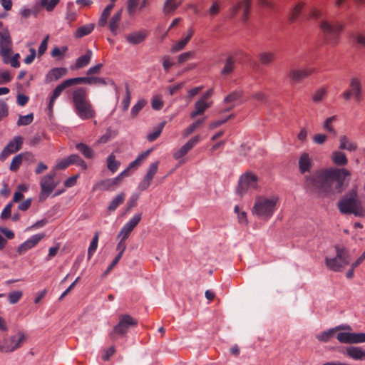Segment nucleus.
I'll list each match as a JSON object with an SVG mask.
<instances>
[{
    "label": "nucleus",
    "instance_id": "obj_61",
    "mask_svg": "<svg viewBox=\"0 0 365 365\" xmlns=\"http://www.w3.org/2000/svg\"><path fill=\"white\" fill-rule=\"evenodd\" d=\"M48 39H49V36L47 35L44 38V39L42 41V42L41 43L39 47H38V51L39 56H42L46 52V51L47 49V46H48Z\"/></svg>",
    "mask_w": 365,
    "mask_h": 365
},
{
    "label": "nucleus",
    "instance_id": "obj_62",
    "mask_svg": "<svg viewBox=\"0 0 365 365\" xmlns=\"http://www.w3.org/2000/svg\"><path fill=\"white\" fill-rule=\"evenodd\" d=\"M12 78L9 71L0 72V84H5L11 81Z\"/></svg>",
    "mask_w": 365,
    "mask_h": 365
},
{
    "label": "nucleus",
    "instance_id": "obj_57",
    "mask_svg": "<svg viewBox=\"0 0 365 365\" xmlns=\"http://www.w3.org/2000/svg\"><path fill=\"white\" fill-rule=\"evenodd\" d=\"M302 6H303V5L301 3H299L295 6V7L293 9V10L290 14L289 20L291 21H294L297 19L299 14L301 13Z\"/></svg>",
    "mask_w": 365,
    "mask_h": 365
},
{
    "label": "nucleus",
    "instance_id": "obj_54",
    "mask_svg": "<svg viewBox=\"0 0 365 365\" xmlns=\"http://www.w3.org/2000/svg\"><path fill=\"white\" fill-rule=\"evenodd\" d=\"M153 179V178L146 174L143 180L140 182L138 189L142 191L145 190L150 185Z\"/></svg>",
    "mask_w": 365,
    "mask_h": 365
},
{
    "label": "nucleus",
    "instance_id": "obj_2",
    "mask_svg": "<svg viewBox=\"0 0 365 365\" xmlns=\"http://www.w3.org/2000/svg\"><path fill=\"white\" fill-rule=\"evenodd\" d=\"M72 101L76 115L82 120H88L95 117L96 110L88 98L86 88L80 87L72 93Z\"/></svg>",
    "mask_w": 365,
    "mask_h": 365
},
{
    "label": "nucleus",
    "instance_id": "obj_31",
    "mask_svg": "<svg viewBox=\"0 0 365 365\" xmlns=\"http://www.w3.org/2000/svg\"><path fill=\"white\" fill-rule=\"evenodd\" d=\"M118 178H110L101 180L95 186L96 189L101 190H108L118 185Z\"/></svg>",
    "mask_w": 365,
    "mask_h": 365
},
{
    "label": "nucleus",
    "instance_id": "obj_15",
    "mask_svg": "<svg viewBox=\"0 0 365 365\" xmlns=\"http://www.w3.org/2000/svg\"><path fill=\"white\" fill-rule=\"evenodd\" d=\"M336 338L341 343L358 344L365 342L364 333L339 332Z\"/></svg>",
    "mask_w": 365,
    "mask_h": 365
},
{
    "label": "nucleus",
    "instance_id": "obj_21",
    "mask_svg": "<svg viewBox=\"0 0 365 365\" xmlns=\"http://www.w3.org/2000/svg\"><path fill=\"white\" fill-rule=\"evenodd\" d=\"M68 73V70L66 68H53L51 69L45 77V82L46 83L56 81L60 78L66 76Z\"/></svg>",
    "mask_w": 365,
    "mask_h": 365
},
{
    "label": "nucleus",
    "instance_id": "obj_59",
    "mask_svg": "<svg viewBox=\"0 0 365 365\" xmlns=\"http://www.w3.org/2000/svg\"><path fill=\"white\" fill-rule=\"evenodd\" d=\"M188 42L183 38L172 46L171 51L173 53L182 50Z\"/></svg>",
    "mask_w": 365,
    "mask_h": 365
},
{
    "label": "nucleus",
    "instance_id": "obj_5",
    "mask_svg": "<svg viewBox=\"0 0 365 365\" xmlns=\"http://www.w3.org/2000/svg\"><path fill=\"white\" fill-rule=\"evenodd\" d=\"M336 255L334 258L326 257L327 267L334 272H340L350 263L351 257L349 251L343 247H336Z\"/></svg>",
    "mask_w": 365,
    "mask_h": 365
},
{
    "label": "nucleus",
    "instance_id": "obj_8",
    "mask_svg": "<svg viewBox=\"0 0 365 365\" xmlns=\"http://www.w3.org/2000/svg\"><path fill=\"white\" fill-rule=\"evenodd\" d=\"M258 178L257 175L252 173H247L242 175L239 180L238 186L236 189L237 193L242 196L248 192H251L257 188Z\"/></svg>",
    "mask_w": 365,
    "mask_h": 365
},
{
    "label": "nucleus",
    "instance_id": "obj_14",
    "mask_svg": "<svg viewBox=\"0 0 365 365\" xmlns=\"http://www.w3.org/2000/svg\"><path fill=\"white\" fill-rule=\"evenodd\" d=\"M72 86H74V83L73 81V78H68L65 81H63L62 83L58 84L53 91L52 94L50 97L48 105V109L50 113L53 112V108L56 102V100L58 98V96L61 95L62 91L69 88Z\"/></svg>",
    "mask_w": 365,
    "mask_h": 365
},
{
    "label": "nucleus",
    "instance_id": "obj_26",
    "mask_svg": "<svg viewBox=\"0 0 365 365\" xmlns=\"http://www.w3.org/2000/svg\"><path fill=\"white\" fill-rule=\"evenodd\" d=\"M148 32L145 30H142L136 32L129 34L126 36L128 43L136 45L142 43L147 37Z\"/></svg>",
    "mask_w": 365,
    "mask_h": 365
},
{
    "label": "nucleus",
    "instance_id": "obj_47",
    "mask_svg": "<svg viewBox=\"0 0 365 365\" xmlns=\"http://www.w3.org/2000/svg\"><path fill=\"white\" fill-rule=\"evenodd\" d=\"M98 242V233H96L88 250V259H90L96 251Z\"/></svg>",
    "mask_w": 365,
    "mask_h": 365
},
{
    "label": "nucleus",
    "instance_id": "obj_13",
    "mask_svg": "<svg viewBox=\"0 0 365 365\" xmlns=\"http://www.w3.org/2000/svg\"><path fill=\"white\" fill-rule=\"evenodd\" d=\"M24 139L21 136L14 137L6 146L4 148L0 154V160L4 161L11 154L19 151L22 146Z\"/></svg>",
    "mask_w": 365,
    "mask_h": 365
},
{
    "label": "nucleus",
    "instance_id": "obj_35",
    "mask_svg": "<svg viewBox=\"0 0 365 365\" xmlns=\"http://www.w3.org/2000/svg\"><path fill=\"white\" fill-rule=\"evenodd\" d=\"M76 148L86 158L91 159L94 156L93 150L86 144L83 143H78L76 145Z\"/></svg>",
    "mask_w": 365,
    "mask_h": 365
},
{
    "label": "nucleus",
    "instance_id": "obj_19",
    "mask_svg": "<svg viewBox=\"0 0 365 365\" xmlns=\"http://www.w3.org/2000/svg\"><path fill=\"white\" fill-rule=\"evenodd\" d=\"M314 71V68H306L302 69H292L289 72V77L294 82H299L304 78H308Z\"/></svg>",
    "mask_w": 365,
    "mask_h": 365
},
{
    "label": "nucleus",
    "instance_id": "obj_18",
    "mask_svg": "<svg viewBox=\"0 0 365 365\" xmlns=\"http://www.w3.org/2000/svg\"><path fill=\"white\" fill-rule=\"evenodd\" d=\"M43 237L44 235L43 234L33 235L18 247L17 252L19 255L25 253L29 250L35 247Z\"/></svg>",
    "mask_w": 365,
    "mask_h": 365
},
{
    "label": "nucleus",
    "instance_id": "obj_41",
    "mask_svg": "<svg viewBox=\"0 0 365 365\" xmlns=\"http://www.w3.org/2000/svg\"><path fill=\"white\" fill-rule=\"evenodd\" d=\"M120 165V162L115 160V156L113 154H110L108 157L107 167L113 173H115L118 170Z\"/></svg>",
    "mask_w": 365,
    "mask_h": 365
},
{
    "label": "nucleus",
    "instance_id": "obj_58",
    "mask_svg": "<svg viewBox=\"0 0 365 365\" xmlns=\"http://www.w3.org/2000/svg\"><path fill=\"white\" fill-rule=\"evenodd\" d=\"M163 106V101L161 99V97L159 96H155L153 98L152 100V108L154 110H159L162 109Z\"/></svg>",
    "mask_w": 365,
    "mask_h": 365
},
{
    "label": "nucleus",
    "instance_id": "obj_28",
    "mask_svg": "<svg viewBox=\"0 0 365 365\" xmlns=\"http://www.w3.org/2000/svg\"><path fill=\"white\" fill-rule=\"evenodd\" d=\"M339 149L346 150L349 151H355L357 149V144L351 142L346 135H341L339 137Z\"/></svg>",
    "mask_w": 365,
    "mask_h": 365
},
{
    "label": "nucleus",
    "instance_id": "obj_16",
    "mask_svg": "<svg viewBox=\"0 0 365 365\" xmlns=\"http://www.w3.org/2000/svg\"><path fill=\"white\" fill-rule=\"evenodd\" d=\"M142 215L140 213L135 214L127 223L124 225L122 227L119 237H123V240H125L134 230V228L138 225V224L141 220Z\"/></svg>",
    "mask_w": 365,
    "mask_h": 365
},
{
    "label": "nucleus",
    "instance_id": "obj_48",
    "mask_svg": "<svg viewBox=\"0 0 365 365\" xmlns=\"http://www.w3.org/2000/svg\"><path fill=\"white\" fill-rule=\"evenodd\" d=\"M34 120V114L32 113L26 115H20L19 120L17 121V125L19 126L21 125H28L31 124Z\"/></svg>",
    "mask_w": 365,
    "mask_h": 365
},
{
    "label": "nucleus",
    "instance_id": "obj_43",
    "mask_svg": "<svg viewBox=\"0 0 365 365\" xmlns=\"http://www.w3.org/2000/svg\"><path fill=\"white\" fill-rule=\"evenodd\" d=\"M180 2H176L175 0H166L164 4L163 12L165 14L173 13L180 5Z\"/></svg>",
    "mask_w": 365,
    "mask_h": 365
},
{
    "label": "nucleus",
    "instance_id": "obj_10",
    "mask_svg": "<svg viewBox=\"0 0 365 365\" xmlns=\"http://www.w3.org/2000/svg\"><path fill=\"white\" fill-rule=\"evenodd\" d=\"M320 27L326 35L327 40L331 43L336 42L339 34L342 29L341 25L338 23L331 24L326 21L321 23Z\"/></svg>",
    "mask_w": 365,
    "mask_h": 365
},
{
    "label": "nucleus",
    "instance_id": "obj_52",
    "mask_svg": "<svg viewBox=\"0 0 365 365\" xmlns=\"http://www.w3.org/2000/svg\"><path fill=\"white\" fill-rule=\"evenodd\" d=\"M60 0H41V5L46 9L48 11H52Z\"/></svg>",
    "mask_w": 365,
    "mask_h": 365
},
{
    "label": "nucleus",
    "instance_id": "obj_50",
    "mask_svg": "<svg viewBox=\"0 0 365 365\" xmlns=\"http://www.w3.org/2000/svg\"><path fill=\"white\" fill-rule=\"evenodd\" d=\"M242 92L241 91H235L226 96L224 101L227 103L235 102L239 100L242 97Z\"/></svg>",
    "mask_w": 365,
    "mask_h": 365
},
{
    "label": "nucleus",
    "instance_id": "obj_23",
    "mask_svg": "<svg viewBox=\"0 0 365 365\" xmlns=\"http://www.w3.org/2000/svg\"><path fill=\"white\" fill-rule=\"evenodd\" d=\"M346 329H349L350 327L344 325L337 326L327 331L319 333L318 334L316 335V338L320 341L327 342L334 336L336 331Z\"/></svg>",
    "mask_w": 365,
    "mask_h": 365
},
{
    "label": "nucleus",
    "instance_id": "obj_1",
    "mask_svg": "<svg viewBox=\"0 0 365 365\" xmlns=\"http://www.w3.org/2000/svg\"><path fill=\"white\" fill-rule=\"evenodd\" d=\"M351 173L345 168L322 169L305 177V186L319 197L339 194L348 185Z\"/></svg>",
    "mask_w": 365,
    "mask_h": 365
},
{
    "label": "nucleus",
    "instance_id": "obj_30",
    "mask_svg": "<svg viewBox=\"0 0 365 365\" xmlns=\"http://www.w3.org/2000/svg\"><path fill=\"white\" fill-rule=\"evenodd\" d=\"M346 354L355 360H365V351L359 347L349 346L346 348Z\"/></svg>",
    "mask_w": 365,
    "mask_h": 365
},
{
    "label": "nucleus",
    "instance_id": "obj_24",
    "mask_svg": "<svg viewBox=\"0 0 365 365\" xmlns=\"http://www.w3.org/2000/svg\"><path fill=\"white\" fill-rule=\"evenodd\" d=\"M73 81L74 85H78L81 83H87V84H98L102 86H106L107 84L106 80L103 78L98 77H77L73 78Z\"/></svg>",
    "mask_w": 365,
    "mask_h": 365
},
{
    "label": "nucleus",
    "instance_id": "obj_49",
    "mask_svg": "<svg viewBox=\"0 0 365 365\" xmlns=\"http://www.w3.org/2000/svg\"><path fill=\"white\" fill-rule=\"evenodd\" d=\"M327 90L324 88H319L314 93L312 101L315 103H319L325 98Z\"/></svg>",
    "mask_w": 365,
    "mask_h": 365
},
{
    "label": "nucleus",
    "instance_id": "obj_46",
    "mask_svg": "<svg viewBox=\"0 0 365 365\" xmlns=\"http://www.w3.org/2000/svg\"><path fill=\"white\" fill-rule=\"evenodd\" d=\"M146 101L144 99L139 100L131 108L130 115L133 118H135L140 111L145 106Z\"/></svg>",
    "mask_w": 365,
    "mask_h": 365
},
{
    "label": "nucleus",
    "instance_id": "obj_17",
    "mask_svg": "<svg viewBox=\"0 0 365 365\" xmlns=\"http://www.w3.org/2000/svg\"><path fill=\"white\" fill-rule=\"evenodd\" d=\"M251 9V0H240L232 8V14L235 15L240 10L242 12V21H246L249 18Z\"/></svg>",
    "mask_w": 365,
    "mask_h": 365
},
{
    "label": "nucleus",
    "instance_id": "obj_38",
    "mask_svg": "<svg viewBox=\"0 0 365 365\" xmlns=\"http://www.w3.org/2000/svg\"><path fill=\"white\" fill-rule=\"evenodd\" d=\"M259 59L261 63L268 65L275 59V53L272 51H264L259 54Z\"/></svg>",
    "mask_w": 365,
    "mask_h": 365
},
{
    "label": "nucleus",
    "instance_id": "obj_37",
    "mask_svg": "<svg viewBox=\"0 0 365 365\" xmlns=\"http://www.w3.org/2000/svg\"><path fill=\"white\" fill-rule=\"evenodd\" d=\"M94 24H89L79 27L75 34L76 38H82L90 34L94 29Z\"/></svg>",
    "mask_w": 365,
    "mask_h": 365
},
{
    "label": "nucleus",
    "instance_id": "obj_29",
    "mask_svg": "<svg viewBox=\"0 0 365 365\" xmlns=\"http://www.w3.org/2000/svg\"><path fill=\"white\" fill-rule=\"evenodd\" d=\"M92 56V51L88 50L84 55L76 59L73 68L79 69L86 66L90 63Z\"/></svg>",
    "mask_w": 365,
    "mask_h": 365
},
{
    "label": "nucleus",
    "instance_id": "obj_45",
    "mask_svg": "<svg viewBox=\"0 0 365 365\" xmlns=\"http://www.w3.org/2000/svg\"><path fill=\"white\" fill-rule=\"evenodd\" d=\"M131 99V93L130 91L129 85L128 83L125 84V96L121 102V107L123 111H126L130 106Z\"/></svg>",
    "mask_w": 365,
    "mask_h": 365
},
{
    "label": "nucleus",
    "instance_id": "obj_20",
    "mask_svg": "<svg viewBox=\"0 0 365 365\" xmlns=\"http://www.w3.org/2000/svg\"><path fill=\"white\" fill-rule=\"evenodd\" d=\"M200 140V137L196 135L190 139L184 145H182L178 151L173 154L175 159H180L185 156L194 146H195Z\"/></svg>",
    "mask_w": 365,
    "mask_h": 365
},
{
    "label": "nucleus",
    "instance_id": "obj_6",
    "mask_svg": "<svg viewBox=\"0 0 365 365\" xmlns=\"http://www.w3.org/2000/svg\"><path fill=\"white\" fill-rule=\"evenodd\" d=\"M341 96L346 101L353 98L355 102L360 103L363 100V87L361 80L357 77H353L349 81V88L345 90Z\"/></svg>",
    "mask_w": 365,
    "mask_h": 365
},
{
    "label": "nucleus",
    "instance_id": "obj_36",
    "mask_svg": "<svg viewBox=\"0 0 365 365\" xmlns=\"http://www.w3.org/2000/svg\"><path fill=\"white\" fill-rule=\"evenodd\" d=\"M151 150H148L140 154L135 160H133L129 164L128 168L130 170L137 169L141 165V163L147 158Z\"/></svg>",
    "mask_w": 365,
    "mask_h": 365
},
{
    "label": "nucleus",
    "instance_id": "obj_33",
    "mask_svg": "<svg viewBox=\"0 0 365 365\" xmlns=\"http://www.w3.org/2000/svg\"><path fill=\"white\" fill-rule=\"evenodd\" d=\"M122 11L116 12L110 19L108 28L113 35H116L121 20Z\"/></svg>",
    "mask_w": 365,
    "mask_h": 365
},
{
    "label": "nucleus",
    "instance_id": "obj_12",
    "mask_svg": "<svg viewBox=\"0 0 365 365\" xmlns=\"http://www.w3.org/2000/svg\"><path fill=\"white\" fill-rule=\"evenodd\" d=\"M25 340V334L21 331H19L16 335L11 336L9 340L5 341V344L2 345V351L13 352L21 347Z\"/></svg>",
    "mask_w": 365,
    "mask_h": 365
},
{
    "label": "nucleus",
    "instance_id": "obj_55",
    "mask_svg": "<svg viewBox=\"0 0 365 365\" xmlns=\"http://www.w3.org/2000/svg\"><path fill=\"white\" fill-rule=\"evenodd\" d=\"M336 117L335 115H334V116L329 117L326 119V120L324 123V128L327 131H328L329 133H335V130H334L333 126L331 125V124L336 120Z\"/></svg>",
    "mask_w": 365,
    "mask_h": 365
},
{
    "label": "nucleus",
    "instance_id": "obj_60",
    "mask_svg": "<svg viewBox=\"0 0 365 365\" xmlns=\"http://www.w3.org/2000/svg\"><path fill=\"white\" fill-rule=\"evenodd\" d=\"M194 54L195 53L193 51H187L180 54L178 56V63H182L188 61L189 59L193 58Z\"/></svg>",
    "mask_w": 365,
    "mask_h": 365
},
{
    "label": "nucleus",
    "instance_id": "obj_3",
    "mask_svg": "<svg viewBox=\"0 0 365 365\" xmlns=\"http://www.w3.org/2000/svg\"><path fill=\"white\" fill-rule=\"evenodd\" d=\"M277 197L267 198L263 196L256 197L252 213L262 220L269 219L276 210Z\"/></svg>",
    "mask_w": 365,
    "mask_h": 365
},
{
    "label": "nucleus",
    "instance_id": "obj_56",
    "mask_svg": "<svg viewBox=\"0 0 365 365\" xmlns=\"http://www.w3.org/2000/svg\"><path fill=\"white\" fill-rule=\"evenodd\" d=\"M69 162L70 160L68 157L58 160L54 168V170H64L67 168L71 165Z\"/></svg>",
    "mask_w": 365,
    "mask_h": 365
},
{
    "label": "nucleus",
    "instance_id": "obj_51",
    "mask_svg": "<svg viewBox=\"0 0 365 365\" xmlns=\"http://www.w3.org/2000/svg\"><path fill=\"white\" fill-rule=\"evenodd\" d=\"M23 293L21 291H14L8 294V299L10 304H14L17 303L22 297Z\"/></svg>",
    "mask_w": 365,
    "mask_h": 365
},
{
    "label": "nucleus",
    "instance_id": "obj_11",
    "mask_svg": "<svg viewBox=\"0 0 365 365\" xmlns=\"http://www.w3.org/2000/svg\"><path fill=\"white\" fill-rule=\"evenodd\" d=\"M0 54L4 58V62L9 63L11 51V39L7 29L0 31Z\"/></svg>",
    "mask_w": 365,
    "mask_h": 365
},
{
    "label": "nucleus",
    "instance_id": "obj_7",
    "mask_svg": "<svg viewBox=\"0 0 365 365\" xmlns=\"http://www.w3.org/2000/svg\"><path fill=\"white\" fill-rule=\"evenodd\" d=\"M138 324V321L128 314L121 315L118 323L113 327L109 336L112 340L115 339L116 335H125L130 327Z\"/></svg>",
    "mask_w": 365,
    "mask_h": 365
},
{
    "label": "nucleus",
    "instance_id": "obj_53",
    "mask_svg": "<svg viewBox=\"0 0 365 365\" xmlns=\"http://www.w3.org/2000/svg\"><path fill=\"white\" fill-rule=\"evenodd\" d=\"M73 2H69L68 4V9L66 15V19L68 23H72L76 19V13L74 11H72L71 7L73 6Z\"/></svg>",
    "mask_w": 365,
    "mask_h": 365
},
{
    "label": "nucleus",
    "instance_id": "obj_9",
    "mask_svg": "<svg viewBox=\"0 0 365 365\" xmlns=\"http://www.w3.org/2000/svg\"><path fill=\"white\" fill-rule=\"evenodd\" d=\"M56 172L52 170L46 175L43 176L40 180L41 193L40 199H46L56 187L58 182H55L54 178Z\"/></svg>",
    "mask_w": 365,
    "mask_h": 365
},
{
    "label": "nucleus",
    "instance_id": "obj_34",
    "mask_svg": "<svg viewBox=\"0 0 365 365\" xmlns=\"http://www.w3.org/2000/svg\"><path fill=\"white\" fill-rule=\"evenodd\" d=\"M113 6H114V4H110L108 5L104 9V10L103 11V12H102V14H101V15L100 16L98 22V25L99 26L104 27L105 26L107 25L108 19V17L110 15V12L112 11V9H113Z\"/></svg>",
    "mask_w": 365,
    "mask_h": 365
},
{
    "label": "nucleus",
    "instance_id": "obj_27",
    "mask_svg": "<svg viewBox=\"0 0 365 365\" xmlns=\"http://www.w3.org/2000/svg\"><path fill=\"white\" fill-rule=\"evenodd\" d=\"M210 106V103L205 102L203 99L198 100L195 104V110L190 113V117L195 118L197 115H202Z\"/></svg>",
    "mask_w": 365,
    "mask_h": 365
},
{
    "label": "nucleus",
    "instance_id": "obj_39",
    "mask_svg": "<svg viewBox=\"0 0 365 365\" xmlns=\"http://www.w3.org/2000/svg\"><path fill=\"white\" fill-rule=\"evenodd\" d=\"M125 198V195L123 192L118 194L110 202L108 207V210L111 212L115 211L117 207L124 202Z\"/></svg>",
    "mask_w": 365,
    "mask_h": 365
},
{
    "label": "nucleus",
    "instance_id": "obj_42",
    "mask_svg": "<svg viewBox=\"0 0 365 365\" xmlns=\"http://www.w3.org/2000/svg\"><path fill=\"white\" fill-rule=\"evenodd\" d=\"M70 164L71 165H76L81 167L83 170L87 169V165L86 162L78 155L72 154L68 156Z\"/></svg>",
    "mask_w": 365,
    "mask_h": 365
},
{
    "label": "nucleus",
    "instance_id": "obj_63",
    "mask_svg": "<svg viewBox=\"0 0 365 365\" xmlns=\"http://www.w3.org/2000/svg\"><path fill=\"white\" fill-rule=\"evenodd\" d=\"M158 165H159V163L158 162H155V163H153L148 170V172H147V175L150 176L151 178H154L155 175L158 172Z\"/></svg>",
    "mask_w": 365,
    "mask_h": 365
},
{
    "label": "nucleus",
    "instance_id": "obj_44",
    "mask_svg": "<svg viewBox=\"0 0 365 365\" xmlns=\"http://www.w3.org/2000/svg\"><path fill=\"white\" fill-rule=\"evenodd\" d=\"M165 124H166L165 121L161 122L159 124L158 128L155 129V130H154L153 133H150L148 135L147 140L150 142H153V141L155 140L160 136Z\"/></svg>",
    "mask_w": 365,
    "mask_h": 365
},
{
    "label": "nucleus",
    "instance_id": "obj_32",
    "mask_svg": "<svg viewBox=\"0 0 365 365\" xmlns=\"http://www.w3.org/2000/svg\"><path fill=\"white\" fill-rule=\"evenodd\" d=\"M332 162L339 166H344L348 163V159L344 153L339 150L334 151L331 156Z\"/></svg>",
    "mask_w": 365,
    "mask_h": 365
},
{
    "label": "nucleus",
    "instance_id": "obj_4",
    "mask_svg": "<svg viewBox=\"0 0 365 365\" xmlns=\"http://www.w3.org/2000/svg\"><path fill=\"white\" fill-rule=\"evenodd\" d=\"M339 211L343 214H354L356 216H362L364 210L359 202L356 189L351 190L346 196L338 202Z\"/></svg>",
    "mask_w": 365,
    "mask_h": 365
},
{
    "label": "nucleus",
    "instance_id": "obj_64",
    "mask_svg": "<svg viewBox=\"0 0 365 365\" xmlns=\"http://www.w3.org/2000/svg\"><path fill=\"white\" fill-rule=\"evenodd\" d=\"M12 203L7 204L1 212V218L3 220L7 219L11 216Z\"/></svg>",
    "mask_w": 365,
    "mask_h": 365
},
{
    "label": "nucleus",
    "instance_id": "obj_22",
    "mask_svg": "<svg viewBox=\"0 0 365 365\" xmlns=\"http://www.w3.org/2000/svg\"><path fill=\"white\" fill-rule=\"evenodd\" d=\"M299 170L301 173L309 172L312 168V160L307 153H303L299 158Z\"/></svg>",
    "mask_w": 365,
    "mask_h": 365
},
{
    "label": "nucleus",
    "instance_id": "obj_40",
    "mask_svg": "<svg viewBox=\"0 0 365 365\" xmlns=\"http://www.w3.org/2000/svg\"><path fill=\"white\" fill-rule=\"evenodd\" d=\"M235 60L232 56H229L225 61L224 68L221 71L222 75L230 74L235 68Z\"/></svg>",
    "mask_w": 365,
    "mask_h": 365
},
{
    "label": "nucleus",
    "instance_id": "obj_25",
    "mask_svg": "<svg viewBox=\"0 0 365 365\" xmlns=\"http://www.w3.org/2000/svg\"><path fill=\"white\" fill-rule=\"evenodd\" d=\"M33 157V155L31 153L26 152L24 153H20L17 155H16L11 160V163L10 164V170L13 172H16L19 170L20 165L22 163L23 160H29L31 158Z\"/></svg>",
    "mask_w": 365,
    "mask_h": 365
}]
</instances>
